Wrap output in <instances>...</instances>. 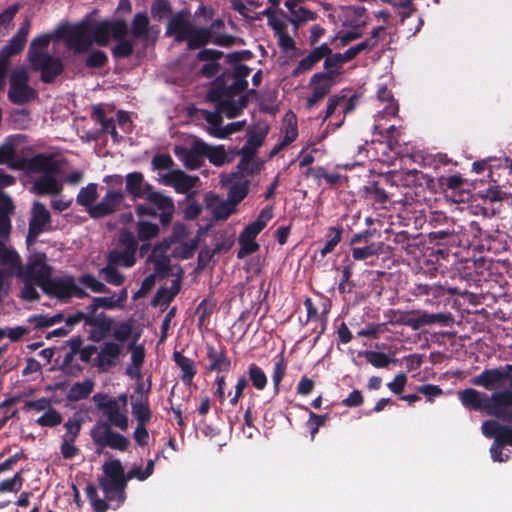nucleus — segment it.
I'll list each match as a JSON object with an SVG mask.
<instances>
[{
  "mask_svg": "<svg viewBox=\"0 0 512 512\" xmlns=\"http://www.w3.org/2000/svg\"><path fill=\"white\" fill-rule=\"evenodd\" d=\"M458 399L469 411L481 412L504 423H512V388L491 394L466 388L458 392Z\"/></svg>",
  "mask_w": 512,
  "mask_h": 512,
  "instance_id": "1",
  "label": "nucleus"
},
{
  "mask_svg": "<svg viewBox=\"0 0 512 512\" xmlns=\"http://www.w3.org/2000/svg\"><path fill=\"white\" fill-rule=\"evenodd\" d=\"M143 199H145L147 203L136 205V215L139 217H159L162 227L170 226L175 213V204L172 197L154 190L153 187Z\"/></svg>",
  "mask_w": 512,
  "mask_h": 512,
  "instance_id": "2",
  "label": "nucleus"
},
{
  "mask_svg": "<svg viewBox=\"0 0 512 512\" xmlns=\"http://www.w3.org/2000/svg\"><path fill=\"white\" fill-rule=\"evenodd\" d=\"M103 475L98 478L100 488L105 494L107 501L118 502V506L123 504L126 499L127 484L124 478V468L119 459H113L105 462Z\"/></svg>",
  "mask_w": 512,
  "mask_h": 512,
  "instance_id": "3",
  "label": "nucleus"
},
{
  "mask_svg": "<svg viewBox=\"0 0 512 512\" xmlns=\"http://www.w3.org/2000/svg\"><path fill=\"white\" fill-rule=\"evenodd\" d=\"M45 168L39 170L41 174L33 181L31 191L38 196L59 195L63 190L62 183L57 177L62 173L64 160L59 159L55 154L48 153L44 158Z\"/></svg>",
  "mask_w": 512,
  "mask_h": 512,
  "instance_id": "4",
  "label": "nucleus"
},
{
  "mask_svg": "<svg viewBox=\"0 0 512 512\" xmlns=\"http://www.w3.org/2000/svg\"><path fill=\"white\" fill-rule=\"evenodd\" d=\"M52 267L46 263V255L39 253L28 259L26 265L20 262V268L16 269L14 275L20 280L34 282L42 290L50 279Z\"/></svg>",
  "mask_w": 512,
  "mask_h": 512,
  "instance_id": "5",
  "label": "nucleus"
},
{
  "mask_svg": "<svg viewBox=\"0 0 512 512\" xmlns=\"http://www.w3.org/2000/svg\"><path fill=\"white\" fill-rule=\"evenodd\" d=\"M91 438L94 444L99 448H110L125 452L130 441L124 435L114 431L110 424L103 420H98L91 429Z\"/></svg>",
  "mask_w": 512,
  "mask_h": 512,
  "instance_id": "6",
  "label": "nucleus"
},
{
  "mask_svg": "<svg viewBox=\"0 0 512 512\" xmlns=\"http://www.w3.org/2000/svg\"><path fill=\"white\" fill-rule=\"evenodd\" d=\"M248 81L240 78H231L229 70L223 71L211 84L207 93L208 100H219L220 98H233L247 90Z\"/></svg>",
  "mask_w": 512,
  "mask_h": 512,
  "instance_id": "7",
  "label": "nucleus"
},
{
  "mask_svg": "<svg viewBox=\"0 0 512 512\" xmlns=\"http://www.w3.org/2000/svg\"><path fill=\"white\" fill-rule=\"evenodd\" d=\"M62 38L66 46L75 54H84L93 44L91 26L88 22H80L62 29Z\"/></svg>",
  "mask_w": 512,
  "mask_h": 512,
  "instance_id": "8",
  "label": "nucleus"
},
{
  "mask_svg": "<svg viewBox=\"0 0 512 512\" xmlns=\"http://www.w3.org/2000/svg\"><path fill=\"white\" fill-rule=\"evenodd\" d=\"M31 67L41 72V81L52 83L64 70L62 61L48 53H31Z\"/></svg>",
  "mask_w": 512,
  "mask_h": 512,
  "instance_id": "9",
  "label": "nucleus"
},
{
  "mask_svg": "<svg viewBox=\"0 0 512 512\" xmlns=\"http://www.w3.org/2000/svg\"><path fill=\"white\" fill-rule=\"evenodd\" d=\"M504 380H509L512 386V364H506L499 368L484 369L479 375L471 379V383L488 391H493Z\"/></svg>",
  "mask_w": 512,
  "mask_h": 512,
  "instance_id": "10",
  "label": "nucleus"
},
{
  "mask_svg": "<svg viewBox=\"0 0 512 512\" xmlns=\"http://www.w3.org/2000/svg\"><path fill=\"white\" fill-rule=\"evenodd\" d=\"M190 16L191 14L188 9H182L172 15L168 21L165 34L167 36H174L175 41L178 43L186 41L193 27Z\"/></svg>",
  "mask_w": 512,
  "mask_h": 512,
  "instance_id": "11",
  "label": "nucleus"
},
{
  "mask_svg": "<svg viewBox=\"0 0 512 512\" xmlns=\"http://www.w3.org/2000/svg\"><path fill=\"white\" fill-rule=\"evenodd\" d=\"M207 150L208 144L201 139H196L190 149L177 148L175 154L187 169L196 170L202 166L204 162L203 158Z\"/></svg>",
  "mask_w": 512,
  "mask_h": 512,
  "instance_id": "12",
  "label": "nucleus"
},
{
  "mask_svg": "<svg viewBox=\"0 0 512 512\" xmlns=\"http://www.w3.org/2000/svg\"><path fill=\"white\" fill-rule=\"evenodd\" d=\"M397 181L404 187L414 188L416 195L424 192L425 189L433 190L435 188L433 177L416 169L399 173Z\"/></svg>",
  "mask_w": 512,
  "mask_h": 512,
  "instance_id": "13",
  "label": "nucleus"
},
{
  "mask_svg": "<svg viewBox=\"0 0 512 512\" xmlns=\"http://www.w3.org/2000/svg\"><path fill=\"white\" fill-rule=\"evenodd\" d=\"M125 196L121 191H108L102 200L88 209L93 219H100L116 212L124 202Z\"/></svg>",
  "mask_w": 512,
  "mask_h": 512,
  "instance_id": "14",
  "label": "nucleus"
},
{
  "mask_svg": "<svg viewBox=\"0 0 512 512\" xmlns=\"http://www.w3.org/2000/svg\"><path fill=\"white\" fill-rule=\"evenodd\" d=\"M112 325L113 319L105 313H88L86 326L94 328L90 331L88 339L96 343L101 342L106 337H108L109 333L111 332Z\"/></svg>",
  "mask_w": 512,
  "mask_h": 512,
  "instance_id": "15",
  "label": "nucleus"
},
{
  "mask_svg": "<svg viewBox=\"0 0 512 512\" xmlns=\"http://www.w3.org/2000/svg\"><path fill=\"white\" fill-rule=\"evenodd\" d=\"M199 181L198 176H191L181 170H172L163 175L160 182L166 186H171L179 194H186L196 186Z\"/></svg>",
  "mask_w": 512,
  "mask_h": 512,
  "instance_id": "16",
  "label": "nucleus"
},
{
  "mask_svg": "<svg viewBox=\"0 0 512 512\" xmlns=\"http://www.w3.org/2000/svg\"><path fill=\"white\" fill-rule=\"evenodd\" d=\"M74 277H50L43 292L50 297L57 298L63 302L68 301L71 298V288L73 287Z\"/></svg>",
  "mask_w": 512,
  "mask_h": 512,
  "instance_id": "17",
  "label": "nucleus"
},
{
  "mask_svg": "<svg viewBox=\"0 0 512 512\" xmlns=\"http://www.w3.org/2000/svg\"><path fill=\"white\" fill-rule=\"evenodd\" d=\"M207 359L209 365L206 367L208 372H229L231 370V359L227 356L226 349L221 346L216 349L214 345L207 344Z\"/></svg>",
  "mask_w": 512,
  "mask_h": 512,
  "instance_id": "18",
  "label": "nucleus"
},
{
  "mask_svg": "<svg viewBox=\"0 0 512 512\" xmlns=\"http://www.w3.org/2000/svg\"><path fill=\"white\" fill-rule=\"evenodd\" d=\"M331 54V48L327 43L315 47L309 54L301 59L298 65L293 69L292 76L298 77L299 75L308 72L314 68L326 55Z\"/></svg>",
  "mask_w": 512,
  "mask_h": 512,
  "instance_id": "19",
  "label": "nucleus"
},
{
  "mask_svg": "<svg viewBox=\"0 0 512 512\" xmlns=\"http://www.w3.org/2000/svg\"><path fill=\"white\" fill-rule=\"evenodd\" d=\"M121 353V344L114 341L105 342L96 357L97 367L102 371H106L110 367L115 366Z\"/></svg>",
  "mask_w": 512,
  "mask_h": 512,
  "instance_id": "20",
  "label": "nucleus"
},
{
  "mask_svg": "<svg viewBox=\"0 0 512 512\" xmlns=\"http://www.w3.org/2000/svg\"><path fill=\"white\" fill-rule=\"evenodd\" d=\"M482 433L487 438H494L497 443L508 444L512 447V427L510 425L487 420L482 423Z\"/></svg>",
  "mask_w": 512,
  "mask_h": 512,
  "instance_id": "21",
  "label": "nucleus"
},
{
  "mask_svg": "<svg viewBox=\"0 0 512 512\" xmlns=\"http://www.w3.org/2000/svg\"><path fill=\"white\" fill-rule=\"evenodd\" d=\"M152 188L153 186L145 181L141 172L134 171L125 177V191L134 200L143 199Z\"/></svg>",
  "mask_w": 512,
  "mask_h": 512,
  "instance_id": "22",
  "label": "nucleus"
},
{
  "mask_svg": "<svg viewBox=\"0 0 512 512\" xmlns=\"http://www.w3.org/2000/svg\"><path fill=\"white\" fill-rule=\"evenodd\" d=\"M335 84L333 79H314V75L310 78L309 85L312 86V94L307 98V108L311 109L318 105L331 91Z\"/></svg>",
  "mask_w": 512,
  "mask_h": 512,
  "instance_id": "23",
  "label": "nucleus"
},
{
  "mask_svg": "<svg viewBox=\"0 0 512 512\" xmlns=\"http://www.w3.org/2000/svg\"><path fill=\"white\" fill-rule=\"evenodd\" d=\"M48 153H37L29 158H15L8 165L13 169L24 171L27 175L38 174L45 168L44 158Z\"/></svg>",
  "mask_w": 512,
  "mask_h": 512,
  "instance_id": "24",
  "label": "nucleus"
},
{
  "mask_svg": "<svg viewBox=\"0 0 512 512\" xmlns=\"http://www.w3.org/2000/svg\"><path fill=\"white\" fill-rule=\"evenodd\" d=\"M14 204L10 196L0 191V238L8 239L11 233L10 214L14 211Z\"/></svg>",
  "mask_w": 512,
  "mask_h": 512,
  "instance_id": "25",
  "label": "nucleus"
},
{
  "mask_svg": "<svg viewBox=\"0 0 512 512\" xmlns=\"http://www.w3.org/2000/svg\"><path fill=\"white\" fill-rule=\"evenodd\" d=\"M323 59L324 60V72H317L314 74V79H333L336 80V78L341 74L342 72V65L343 60L340 57V53H335L326 55Z\"/></svg>",
  "mask_w": 512,
  "mask_h": 512,
  "instance_id": "26",
  "label": "nucleus"
},
{
  "mask_svg": "<svg viewBox=\"0 0 512 512\" xmlns=\"http://www.w3.org/2000/svg\"><path fill=\"white\" fill-rule=\"evenodd\" d=\"M173 360L183 373V383L187 386H190L193 383V379L197 373L195 362L183 355L180 351H174Z\"/></svg>",
  "mask_w": 512,
  "mask_h": 512,
  "instance_id": "27",
  "label": "nucleus"
},
{
  "mask_svg": "<svg viewBox=\"0 0 512 512\" xmlns=\"http://www.w3.org/2000/svg\"><path fill=\"white\" fill-rule=\"evenodd\" d=\"M213 31L210 28H196L192 27L190 34L188 35L187 48L189 50L199 49L212 41Z\"/></svg>",
  "mask_w": 512,
  "mask_h": 512,
  "instance_id": "28",
  "label": "nucleus"
},
{
  "mask_svg": "<svg viewBox=\"0 0 512 512\" xmlns=\"http://www.w3.org/2000/svg\"><path fill=\"white\" fill-rule=\"evenodd\" d=\"M21 258L15 249L7 247L0 240V265L7 267L8 274L14 275L16 269L20 268Z\"/></svg>",
  "mask_w": 512,
  "mask_h": 512,
  "instance_id": "29",
  "label": "nucleus"
},
{
  "mask_svg": "<svg viewBox=\"0 0 512 512\" xmlns=\"http://www.w3.org/2000/svg\"><path fill=\"white\" fill-rule=\"evenodd\" d=\"M51 221V214L46 206L41 202H34L31 211V218L29 220V225L36 227L37 229L44 228Z\"/></svg>",
  "mask_w": 512,
  "mask_h": 512,
  "instance_id": "30",
  "label": "nucleus"
},
{
  "mask_svg": "<svg viewBox=\"0 0 512 512\" xmlns=\"http://www.w3.org/2000/svg\"><path fill=\"white\" fill-rule=\"evenodd\" d=\"M9 100L16 105H24L37 98V92L30 86L9 87Z\"/></svg>",
  "mask_w": 512,
  "mask_h": 512,
  "instance_id": "31",
  "label": "nucleus"
},
{
  "mask_svg": "<svg viewBox=\"0 0 512 512\" xmlns=\"http://www.w3.org/2000/svg\"><path fill=\"white\" fill-rule=\"evenodd\" d=\"M93 388L94 382L91 379H86L83 382H76L70 387L66 398L71 402L86 399L93 391Z\"/></svg>",
  "mask_w": 512,
  "mask_h": 512,
  "instance_id": "32",
  "label": "nucleus"
},
{
  "mask_svg": "<svg viewBox=\"0 0 512 512\" xmlns=\"http://www.w3.org/2000/svg\"><path fill=\"white\" fill-rule=\"evenodd\" d=\"M150 31V20L146 13H137L131 24V34L137 40L146 39Z\"/></svg>",
  "mask_w": 512,
  "mask_h": 512,
  "instance_id": "33",
  "label": "nucleus"
},
{
  "mask_svg": "<svg viewBox=\"0 0 512 512\" xmlns=\"http://www.w3.org/2000/svg\"><path fill=\"white\" fill-rule=\"evenodd\" d=\"M132 414L137 423L147 424L151 419V411L149 408L148 397H137L132 401Z\"/></svg>",
  "mask_w": 512,
  "mask_h": 512,
  "instance_id": "34",
  "label": "nucleus"
},
{
  "mask_svg": "<svg viewBox=\"0 0 512 512\" xmlns=\"http://www.w3.org/2000/svg\"><path fill=\"white\" fill-rule=\"evenodd\" d=\"M287 362L284 357V352H280L274 358L272 381H273V392L277 395L280 391V385L286 375Z\"/></svg>",
  "mask_w": 512,
  "mask_h": 512,
  "instance_id": "35",
  "label": "nucleus"
},
{
  "mask_svg": "<svg viewBox=\"0 0 512 512\" xmlns=\"http://www.w3.org/2000/svg\"><path fill=\"white\" fill-rule=\"evenodd\" d=\"M383 242H372L364 247H353L352 257L354 260H366L369 257L378 256L385 252Z\"/></svg>",
  "mask_w": 512,
  "mask_h": 512,
  "instance_id": "36",
  "label": "nucleus"
},
{
  "mask_svg": "<svg viewBox=\"0 0 512 512\" xmlns=\"http://www.w3.org/2000/svg\"><path fill=\"white\" fill-rule=\"evenodd\" d=\"M269 129V125L264 121L255 123L248 133V139L246 143L254 146V148L261 147L269 132Z\"/></svg>",
  "mask_w": 512,
  "mask_h": 512,
  "instance_id": "37",
  "label": "nucleus"
},
{
  "mask_svg": "<svg viewBox=\"0 0 512 512\" xmlns=\"http://www.w3.org/2000/svg\"><path fill=\"white\" fill-rule=\"evenodd\" d=\"M97 187L96 183H89L82 187L76 197L77 204L85 207L87 211L90 207H94V202L98 198Z\"/></svg>",
  "mask_w": 512,
  "mask_h": 512,
  "instance_id": "38",
  "label": "nucleus"
},
{
  "mask_svg": "<svg viewBox=\"0 0 512 512\" xmlns=\"http://www.w3.org/2000/svg\"><path fill=\"white\" fill-rule=\"evenodd\" d=\"M173 286H175V291L168 290V288L165 287L159 288L151 300V306L156 307L163 305L167 307L180 291L178 281H173Z\"/></svg>",
  "mask_w": 512,
  "mask_h": 512,
  "instance_id": "39",
  "label": "nucleus"
},
{
  "mask_svg": "<svg viewBox=\"0 0 512 512\" xmlns=\"http://www.w3.org/2000/svg\"><path fill=\"white\" fill-rule=\"evenodd\" d=\"M247 374L248 382L250 381L256 390L262 391L266 388L268 383L267 375L256 363L249 364Z\"/></svg>",
  "mask_w": 512,
  "mask_h": 512,
  "instance_id": "40",
  "label": "nucleus"
},
{
  "mask_svg": "<svg viewBox=\"0 0 512 512\" xmlns=\"http://www.w3.org/2000/svg\"><path fill=\"white\" fill-rule=\"evenodd\" d=\"M135 253L127 250L113 249L108 253L107 261L111 264L123 265L125 267H132L136 263Z\"/></svg>",
  "mask_w": 512,
  "mask_h": 512,
  "instance_id": "41",
  "label": "nucleus"
},
{
  "mask_svg": "<svg viewBox=\"0 0 512 512\" xmlns=\"http://www.w3.org/2000/svg\"><path fill=\"white\" fill-rule=\"evenodd\" d=\"M342 227H330L328 229V233L326 234L327 241L324 246L319 250L321 258H325L329 253H331L335 247L341 242L342 239Z\"/></svg>",
  "mask_w": 512,
  "mask_h": 512,
  "instance_id": "42",
  "label": "nucleus"
},
{
  "mask_svg": "<svg viewBox=\"0 0 512 512\" xmlns=\"http://www.w3.org/2000/svg\"><path fill=\"white\" fill-rule=\"evenodd\" d=\"M117 266L118 265L111 264L107 261L106 266L99 270V276L110 285L121 286L125 281V277L118 271Z\"/></svg>",
  "mask_w": 512,
  "mask_h": 512,
  "instance_id": "43",
  "label": "nucleus"
},
{
  "mask_svg": "<svg viewBox=\"0 0 512 512\" xmlns=\"http://www.w3.org/2000/svg\"><path fill=\"white\" fill-rule=\"evenodd\" d=\"M359 356L365 357L368 363H370L375 368H386L390 363H396L397 359H391L384 352L378 351H362L359 353Z\"/></svg>",
  "mask_w": 512,
  "mask_h": 512,
  "instance_id": "44",
  "label": "nucleus"
},
{
  "mask_svg": "<svg viewBox=\"0 0 512 512\" xmlns=\"http://www.w3.org/2000/svg\"><path fill=\"white\" fill-rule=\"evenodd\" d=\"M160 233V227L156 223H152L145 220H139L137 222V238L138 240L145 242L156 238Z\"/></svg>",
  "mask_w": 512,
  "mask_h": 512,
  "instance_id": "45",
  "label": "nucleus"
},
{
  "mask_svg": "<svg viewBox=\"0 0 512 512\" xmlns=\"http://www.w3.org/2000/svg\"><path fill=\"white\" fill-rule=\"evenodd\" d=\"M209 101L216 104V110L218 113H224L230 119L236 118L242 113L233 98L224 97L219 100Z\"/></svg>",
  "mask_w": 512,
  "mask_h": 512,
  "instance_id": "46",
  "label": "nucleus"
},
{
  "mask_svg": "<svg viewBox=\"0 0 512 512\" xmlns=\"http://www.w3.org/2000/svg\"><path fill=\"white\" fill-rule=\"evenodd\" d=\"M205 120L207 121L208 124L211 125V127L209 128L210 135H212L216 138L223 139L232 133L231 129L226 130V129L220 127V125L222 123V119L218 115V113L207 111L206 115H205Z\"/></svg>",
  "mask_w": 512,
  "mask_h": 512,
  "instance_id": "47",
  "label": "nucleus"
},
{
  "mask_svg": "<svg viewBox=\"0 0 512 512\" xmlns=\"http://www.w3.org/2000/svg\"><path fill=\"white\" fill-rule=\"evenodd\" d=\"M445 318L444 314H427L424 313L418 318L410 317L405 321V325L412 328L413 330H418L423 325H429L436 322H443Z\"/></svg>",
  "mask_w": 512,
  "mask_h": 512,
  "instance_id": "48",
  "label": "nucleus"
},
{
  "mask_svg": "<svg viewBox=\"0 0 512 512\" xmlns=\"http://www.w3.org/2000/svg\"><path fill=\"white\" fill-rule=\"evenodd\" d=\"M363 193L366 198L372 199L375 203L385 204L388 201V194L378 182L374 181L363 187Z\"/></svg>",
  "mask_w": 512,
  "mask_h": 512,
  "instance_id": "49",
  "label": "nucleus"
},
{
  "mask_svg": "<svg viewBox=\"0 0 512 512\" xmlns=\"http://www.w3.org/2000/svg\"><path fill=\"white\" fill-rule=\"evenodd\" d=\"M87 498L95 512H106L109 509L108 501L98 497L97 488L94 484H88L85 489Z\"/></svg>",
  "mask_w": 512,
  "mask_h": 512,
  "instance_id": "50",
  "label": "nucleus"
},
{
  "mask_svg": "<svg viewBox=\"0 0 512 512\" xmlns=\"http://www.w3.org/2000/svg\"><path fill=\"white\" fill-rule=\"evenodd\" d=\"M64 320V315L62 313L55 314L53 316L47 315H32L28 318V322L34 324L36 329L47 328L53 326L57 323H60Z\"/></svg>",
  "mask_w": 512,
  "mask_h": 512,
  "instance_id": "51",
  "label": "nucleus"
},
{
  "mask_svg": "<svg viewBox=\"0 0 512 512\" xmlns=\"http://www.w3.org/2000/svg\"><path fill=\"white\" fill-rule=\"evenodd\" d=\"M249 181L244 180L236 182L229 188L228 200L234 203L236 206L239 204L248 194Z\"/></svg>",
  "mask_w": 512,
  "mask_h": 512,
  "instance_id": "52",
  "label": "nucleus"
},
{
  "mask_svg": "<svg viewBox=\"0 0 512 512\" xmlns=\"http://www.w3.org/2000/svg\"><path fill=\"white\" fill-rule=\"evenodd\" d=\"M66 429L65 434L62 436V440H68L69 442H75L80 435L82 428V420L79 417H70L65 423Z\"/></svg>",
  "mask_w": 512,
  "mask_h": 512,
  "instance_id": "53",
  "label": "nucleus"
},
{
  "mask_svg": "<svg viewBox=\"0 0 512 512\" xmlns=\"http://www.w3.org/2000/svg\"><path fill=\"white\" fill-rule=\"evenodd\" d=\"M115 296L116 293L108 297H93L91 303L86 307V310H88L89 314H93V312H97L99 308L106 310L118 309L114 301Z\"/></svg>",
  "mask_w": 512,
  "mask_h": 512,
  "instance_id": "54",
  "label": "nucleus"
},
{
  "mask_svg": "<svg viewBox=\"0 0 512 512\" xmlns=\"http://www.w3.org/2000/svg\"><path fill=\"white\" fill-rule=\"evenodd\" d=\"M63 421V417L60 412L55 408L51 407L44 412L37 420L36 423L41 427H56Z\"/></svg>",
  "mask_w": 512,
  "mask_h": 512,
  "instance_id": "55",
  "label": "nucleus"
},
{
  "mask_svg": "<svg viewBox=\"0 0 512 512\" xmlns=\"http://www.w3.org/2000/svg\"><path fill=\"white\" fill-rule=\"evenodd\" d=\"M93 43L98 46L106 47L109 44L110 32L106 21H102L94 28H91Z\"/></svg>",
  "mask_w": 512,
  "mask_h": 512,
  "instance_id": "56",
  "label": "nucleus"
},
{
  "mask_svg": "<svg viewBox=\"0 0 512 512\" xmlns=\"http://www.w3.org/2000/svg\"><path fill=\"white\" fill-rule=\"evenodd\" d=\"M79 282L94 293L108 294L111 292L110 288H108L103 282L97 280L92 274L89 273L82 274L79 277Z\"/></svg>",
  "mask_w": 512,
  "mask_h": 512,
  "instance_id": "57",
  "label": "nucleus"
},
{
  "mask_svg": "<svg viewBox=\"0 0 512 512\" xmlns=\"http://www.w3.org/2000/svg\"><path fill=\"white\" fill-rule=\"evenodd\" d=\"M377 97L382 102H387L390 105L386 106L384 112L391 116H396L398 113V105L394 103V97L392 92L386 87L381 86L377 91Z\"/></svg>",
  "mask_w": 512,
  "mask_h": 512,
  "instance_id": "58",
  "label": "nucleus"
},
{
  "mask_svg": "<svg viewBox=\"0 0 512 512\" xmlns=\"http://www.w3.org/2000/svg\"><path fill=\"white\" fill-rule=\"evenodd\" d=\"M133 324L129 321L118 322L113 330V338L122 344L126 342L132 335Z\"/></svg>",
  "mask_w": 512,
  "mask_h": 512,
  "instance_id": "59",
  "label": "nucleus"
},
{
  "mask_svg": "<svg viewBox=\"0 0 512 512\" xmlns=\"http://www.w3.org/2000/svg\"><path fill=\"white\" fill-rule=\"evenodd\" d=\"M23 470L17 472L13 477L0 482V492H18L23 485L24 478L22 477Z\"/></svg>",
  "mask_w": 512,
  "mask_h": 512,
  "instance_id": "60",
  "label": "nucleus"
},
{
  "mask_svg": "<svg viewBox=\"0 0 512 512\" xmlns=\"http://www.w3.org/2000/svg\"><path fill=\"white\" fill-rule=\"evenodd\" d=\"M236 210V205L230 200H225L216 205L213 209V216L216 220H226Z\"/></svg>",
  "mask_w": 512,
  "mask_h": 512,
  "instance_id": "61",
  "label": "nucleus"
},
{
  "mask_svg": "<svg viewBox=\"0 0 512 512\" xmlns=\"http://www.w3.org/2000/svg\"><path fill=\"white\" fill-rule=\"evenodd\" d=\"M151 14L154 18L163 19L172 14L169 0H154L151 5Z\"/></svg>",
  "mask_w": 512,
  "mask_h": 512,
  "instance_id": "62",
  "label": "nucleus"
},
{
  "mask_svg": "<svg viewBox=\"0 0 512 512\" xmlns=\"http://www.w3.org/2000/svg\"><path fill=\"white\" fill-rule=\"evenodd\" d=\"M204 157H207L213 165L222 166L226 162L227 155L222 145L216 147L208 145V150L205 152Z\"/></svg>",
  "mask_w": 512,
  "mask_h": 512,
  "instance_id": "63",
  "label": "nucleus"
},
{
  "mask_svg": "<svg viewBox=\"0 0 512 512\" xmlns=\"http://www.w3.org/2000/svg\"><path fill=\"white\" fill-rule=\"evenodd\" d=\"M118 43L112 48V55L115 59H125L133 53V43L127 39L117 40Z\"/></svg>",
  "mask_w": 512,
  "mask_h": 512,
  "instance_id": "64",
  "label": "nucleus"
}]
</instances>
